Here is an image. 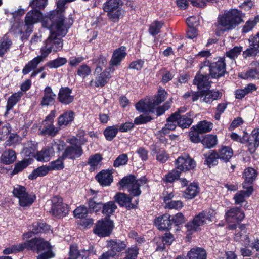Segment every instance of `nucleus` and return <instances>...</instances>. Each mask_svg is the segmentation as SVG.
I'll return each mask as SVG.
<instances>
[{"label": "nucleus", "mask_w": 259, "mask_h": 259, "mask_svg": "<svg viewBox=\"0 0 259 259\" xmlns=\"http://www.w3.org/2000/svg\"><path fill=\"white\" fill-rule=\"evenodd\" d=\"M23 95L22 91L13 94L8 99L6 109L8 111L11 110L13 107L19 102Z\"/></svg>", "instance_id": "obj_41"}, {"label": "nucleus", "mask_w": 259, "mask_h": 259, "mask_svg": "<svg viewBox=\"0 0 259 259\" xmlns=\"http://www.w3.org/2000/svg\"><path fill=\"white\" fill-rule=\"evenodd\" d=\"M242 50V47H234L233 49L230 50L229 51L226 52V56L232 60H235L237 58L239 55L240 54Z\"/></svg>", "instance_id": "obj_58"}, {"label": "nucleus", "mask_w": 259, "mask_h": 259, "mask_svg": "<svg viewBox=\"0 0 259 259\" xmlns=\"http://www.w3.org/2000/svg\"><path fill=\"white\" fill-rule=\"evenodd\" d=\"M117 208V207L114 201H109L103 203L102 213L107 217H109L115 212Z\"/></svg>", "instance_id": "obj_44"}, {"label": "nucleus", "mask_w": 259, "mask_h": 259, "mask_svg": "<svg viewBox=\"0 0 259 259\" xmlns=\"http://www.w3.org/2000/svg\"><path fill=\"white\" fill-rule=\"evenodd\" d=\"M199 192V188L196 183H191L184 191L183 196L188 199L194 198Z\"/></svg>", "instance_id": "obj_37"}, {"label": "nucleus", "mask_w": 259, "mask_h": 259, "mask_svg": "<svg viewBox=\"0 0 259 259\" xmlns=\"http://www.w3.org/2000/svg\"><path fill=\"white\" fill-rule=\"evenodd\" d=\"M126 55V48L122 46L116 49L113 53L111 59L110 61V66L114 68L120 65L121 61Z\"/></svg>", "instance_id": "obj_19"}, {"label": "nucleus", "mask_w": 259, "mask_h": 259, "mask_svg": "<svg viewBox=\"0 0 259 259\" xmlns=\"http://www.w3.org/2000/svg\"><path fill=\"white\" fill-rule=\"evenodd\" d=\"M56 95L54 93L52 88L47 86L44 90L40 105L42 107H47L53 104L55 101Z\"/></svg>", "instance_id": "obj_20"}, {"label": "nucleus", "mask_w": 259, "mask_h": 259, "mask_svg": "<svg viewBox=\"0 0 259 259\" xmlns=\"http://www.w3.org/2000/svg\"><path fill=\"white\" fill-rule=\"evenodd\" d=\"M170 215L165 213L155 219L154 223L159 230H164L171 228V221Z\"/></svg>", "instance_id": "obj_24"}, {"label": "nucleus", "mask_w": 259, "mask_h": 259, "mask_svg": "<svg viewBox=\"0 0 259 259\" xmlns=\"http://www.w3.org/2000/svg\"><path fill=\"white\" fill-rule=\"evenodd\" d=\"M102 159L100 154H95L91 156L88 160V164L90 166L89 170L94 171L99 168Z\"/></svg>", "instance_id": "obj_36"}, {"label": "nucleus", "mask_w": 259, "mask_h": 259, "mask_svg": "<svg viewBox=\"0 0 259 259\" xmlns=\"http://www.w3.org/2000/svg\"><path fill=\"white\" fill-rule=\"evenodd\" d=\"M50 171L49 166H41L35 169L29 175L28 178L30 180H34L38 177L46 176Z\"/></svg>", "instance_id": "obj_43"}, {"label": "nucleus", "mask_w": 259, "mask_h": 259, "mask_svg": "<svg viewBox=\"0 0 259 259\" xmlns=\"http://www.w3.org/2000/svg\"><path fill=\"white\" fill-rule=\"evenodd\" d=\"M213 211L212 210L202 211L195 215L192 221L186 225L187 231L190 234L201 229V227L212 222Z\"/></svg>", "instance_id": "obj_6"}, {"label": "nucleus", "mask_w": 259, "mask_h": 259, "mask_svg": "<svg viewBox=\"0 0 259 259\" xmlns=\"http://www.w3.org/2000/svg\"><path fill=\"white\" fill-rule=\"evenodd\" d=\"M195 128L200 133H206L211 130L212 124L210 122L204 120L198 123Z\"/></svg>", "instance_id": "obj_53"}, {"label": "nucleus", "mask_w": 259, "mask_h": 259, "mask_svg": "<svg viewBox=\"0 0 259 259\" xmlns=\"http://www.w3.org/2000/svg\"><path fill=\"white\" fill-rule=\"evenodd\" d=\"M51 212L52 215L58 218H62L68 214L69 209L68 205L63 203L62 198L55 196L52 200Z\"/></svg>", "instance_id": "obj_12"}, {"label": "nucleus", "mask_w": 259, "mask_h": 259, "mask_svg": "<svg viewBox=\"0 0 259 259\" xmlns=\"http://www.w3.org/2000/svg\"><path fill=\"white\" fill-rule=\"evenodd\" d=\"M98 182L102 186H109L113 181L112 173L108 170H103L96 176Z\"/></svg>", "instance_id": "obj_28"}, {"label": "nucleus", "mask_w": 259, "mask_h": 259, "mask_svg": "<svg viewBox=\"0 0 259 259\" xmlns=\"http://www.w3.org/2000/svg\"><path fill=\"white\" fill-rule=\"evenodd\" d=\"M147 183V179L143 176L136 180L135 176L130 175L124 177L119 182L122 187H127L128 191L133 196H137L141 194L140 187Z\"/></svg>", "instance_id": "obj_7"}, {"label": "nucleus", "mask_w": 259, "mask_h": 259, "mask_svg": "<svg viewBox=\"0 0 259 259\" xmlns=\"http://www.w3.org/2000/svg\"><path fill=\"white\" fill-rule=\"evenodd\" d=\"M25 248L36 251L37 253L42 252L37 256V259H50L55 255L52 252L51 247L47 241L42 238H33L27 241L24 243L18 245H13L3 250L5 254H9L15 252L22 251Z\"/></svg>", "instance_id": "obj_2"}, {"label": "nucleus", "mask_w": 259, "mask_h": 259, "mask_svg": "<svg viewBox=\"0 0 259 259\" xmlns=\"http://www.w3.org/2000/svg\"><path fill=\"white\" fill-rule=\"evenodd\" d=\"M115 70L112 67L106 68L103 72H94V79H92L90 82L91 86L96 88H102L104 87L109 81L111 77V73Z\"/></svg>", "instance_id": "obj_10"}, {"label": "nucleus", "mask_w": 259, "mask_h": 259, "mask_svg": "<svg viewBox=\"0 0 259 259\" xmlns=\"http://www.w3.org/2000/svg\"><path fill=\"white\" fill-rule=\"evenodd\" d=\"M72 90L68 87H62L60 89L58 99L62 104L67 105L72 103L74 96L71 95Z\"/></svg>", "instance_id": "obj_22"}, {"label": "nucleus", "mask_w": 259, "mask_h": 259, "mask_svg": "<svg viewBox=\"0 0 259 259\" xmlns=\"http://www.w3.org/2000/svg\"><path fill=\"white\" fill-rule=\"evenodd\" d=\"M203 155L205 158L204 164H207L209 167L211 166H214L218 164V159L219 158L218 153L215 151L210 150Z\"/></svg>", "instance_id": "obj_35"}, {"label": "nucleus", "mask_w": 259, "mask_h": 259, "mask_svg": "<svg viewBox=\"0 0 259 259\" xmlns=\"http://www.w3.org/2000/svg\"><path fill=\"white\" fill-rule=\"evenodd\" d=\"M44 18L45 17L42 18L41 13L38 10H33L28 12L25 17V26L27 27L26 31L31 32L33 25L41 20L42 21Z\"/></svg>", "instance_id": "obj_15"}, {"label": "nucleus", "mask_w": 259, "mask_h": 259, "mask_svg": "<svg viewBox=\"0 0 259 259\" xmlns=\"http://www.w3.org/2000/svg\"><path fill=\"white\" fill-rule=\"evenodd\" d=\"M177 116L175 113L172 114L166 120V124L161 130L162 133H166L168 130H174L176 128L177 124Z\"/></svg>", "instance_id": "obj_40"}, {"label": "nucleus", "mask_w": 259, "mask_h": 259, "mask_svg": "<svg viewBox=\"0 0 259 259\" xmlns=\"http://www.w3.org/2000/svg\"><path fill=\"white\" fill-rule=\"evenodd\" d=\"M16 159V152L12 149L6 150L0 157L1 162L7 165L13 163Z\"/></svg>", "instance_id": "obj_30"}, {"label": "nucleus", "mask_w": 259, "mask_h": 259, "mask_svg": "<svg viewBox=\"0 0 259 259\" xmlns=\"http://www.w3.org/2000/svg\"><path fill=\"white\" fill-rule=\"evenodd\" d=\"M244 217V213L238 207H233L226 213V220L229 222L241 221Z\"/></svg>", "instance_id": "obj_25"}, {"label": "nucleus", "mask_w": 259, "mask_h": 259, "mask_svg": "<svg viewBox=\"0 0 259 259\" xmlns=\"http://www.w3.org/2000/svg\"><path fill=\"white\" fill-rule=\"evenodd\" d=\"M31 159L28 158L24 159L23 160L18 162L15 165L13 170V173L14 174H17L22 171L31 163Z\"/></svg>", "instance_id": "obj_50"}, {"label": "nucleus", "mask_w": 259, "mask_h": 259, "mask_svg": "<svg viewBox=\"0 0 259 259\" xmlns=\"http://www.w3.org/2000/svg\"><path fill=\"white\" fill-rule=\"evenodd\" d=\"M259 21V16L255 17L253 19H249L243 26L242 31L243 33H247L251 31Z\"/></svg>", "instance_id": "obj_54"}, {"label": "nucleus", "mask_w": 259, "mask_h": 259, "mask_svg": "<svg viewBox=\"0 0 259 259\" xmlns=\"http://www.w3.org/2000/svg\"><path fill=\"white\" fill-rule=\"evenodd\" d=\"M67 59L64 57H58L57 59L50 61L47 63V66L50 68L59 67L67 63Z\"/></svg>", "instance_id": "obj_55"}, {"label": "nucleus", "mask_w": 259, "mask_h": 259, "mask_svg": "<svg viewBox=\"0 0 259 259\" xmlns=\"http://www.w3.org/2000/svg\"><path fill=\"white\" fill-rule=\"evenodd\" d=\"M239 76L244 79H259V69L253 68L248 70L245 73H242Z\"/></svg>", "instance_id": "obj_45"}, {"label": "nucleus", "mask_w": 259, "mask_h": 259, "mask_svg": "<svg viewBox=\"0 0 259 259\" xmlns=\"http://www.w3.org/2000/svg\"><path fill=\"white\" fill-rule=\"evenodd\" d=\"M221 96V93L219 91H208L202 93L201 102L210 104L213 101L219 99Z\"/></svg>", "instance_id": "obj_32"}, {"label": "nucleus", "mask_w": 259, "mask_h": 259, "mask_svg": "<svg viewBox=\"0 0 259 259\" xmlns=\"http://www.w3.org/2000/svg\"><path fill=\"white\" fill-rule=\"evenodd\" d=\"M180 174L181 172L176 168L165 175L162 181L165 183H172L179 178Z\"/></svg>", "instance_id": "obj_47"}, {"label": "nucleus", "mask_w": 259, "mask_h": 259, "mask_svg": "<svg viewBox=\"0 0 259 259\" xmlns=\"http://www.w3.org/2000/svg\"><path fill=\"white\" fill-rule=\"evenodd\" d=\"M114 199L121 207H125L128 209L135 208L138 202L136 204L132 203V198L123 193H117L114 197Z\"/></svg>", "instance_id": "obj_18"}, {"label": "nucleus", "mask_w": 259, "mask_h": 259, "mask_svg": "<svg viewBox=\"0 0 259 259\" xmlns=\"http://www.w3.org/2000/svg\"><path fill=\"white\" fill-rule=\"evenodd\" d=\"M82 154L83 150L81 146L75 144V145L68 146L65 149L63 154V158L74 160L80 157Z\"/></svg>", "instance_id": "obj_17"}, {"label": "nucleus", "mask_w": 259, "mask_h": 259, "mask_svg": "<svg viewBox=\"0 0 259 259\" xmlns=\"http://www.w3.org/2000/svg\"><path fill=\"white\" fill-rule=\"evenodd\" d=\"M74 113L71 110L64 112L58 118V125L59 127L65 126L71 123L74 118Z\"/></svg>", "instance_id": "obj_27"}, {"label": "nucleus", "mask_w": 259, "mask_h": 259, "mask_svg": "<svg viewBox=\"0 0 259 259\" xmlns=\"http://www.w3.org/2000/svg\"><path fill=\"white\" fill-rule=\"evenodd\" d=\"M12 42L8 39H3L0 42V56H3L9 49Z\"/></svg>", "instance_id": "obj_63"}, {"label": "nucleus", "mask_w": 259, "mask_h": 259, "mask_svg": "<svg viewBox=\"0 0 259 259\" xmlns=\"http://www.w3.org/2000/svg\"><path fill=\"white\" fill-rule=\"evenodd\" d=\"M57 15L52 17L45 18L42 22L44 27L50 29V35L44 42V46L40 49V55L33 58L24 67L22 73L25 75L36 68L38 64L44 61L52 52H57L63 48V42L62 37L68 32L69 26L52 23L53 19L58 18Z\"/></svg>", "instance_id": "obj_1"}, {"label": "nucleus", "mask_w": 259, "mask_h": 259, "mask_svg": "<svg viewBox=\"0 0 259 259\" xmlns=\"http://www.w3.org/2000/svg\"><path fill=\"white\" fill-rule=\"evenodd\" d=\"M246 49L243 52V57L244 58L246 59L250 57H255L259 56V49L258 47L255 46H251Z\"/></svg>", "instance_id": "obj_56"}, {"label": "nucleus", "mask_w": 259, "mask_h": 259, "mask_svg": "<svg viewBox=\"0 0 259 259\" xmlns=\"http://www.w3.org/2000/svg\"><path fill=\"white\" fill-rule=\"evenodd\" d=\"M121 0H107L102 6L104 12L107 13L109 19L114 23L118 22L124 14Z\"/></svg>", "instance_id": "obj_5"}, {"label": "nucleus", "mask_w": 259, "mask_h": 259, "mask_svg": "<svg viewBox=\"0 0 259 259\" xmlns=\"http://www.w3.org/2000/svg\"><path fill=\"white\" fill-rule=\"evenodd\" d=\"M245 189H247L246 191L242 190L236 193L234 196V199L235 204H241L245 202V204L244 206L247 207L248 206H246L247 203L246 202L245 198L248 197L252 194L253 189L252 186L246 187Z\"/></svg>", "instance_id": "obj_26"}, {"label": "nucleus", "mask_w": 259, "mask_h": 259, "mask_svg": "<svg viewBox=\"0 0 259 259\" xmlns=\"http://www.w3.org/2000/svg\"><path fill=\"white\" fill-rule=\"evenodd\" d=\"M256 170L251 167H248L244 170L243 177L245 178V182L243 184L244 189L246 188V183H251L255 179L256 177Z\"/></svg>", "instance_id": "obj_38"}, {"label": "nucleus", "mask_w": 259, "mask_h": 259, "mask_svg": "<svg viewBox=\"0 0 259 259\" xmlns=\"http://www.w3.org/2000/svg\"><path fill=\"white\" fill-rule=\"evenodd\" d=\"M118 132V128L116 126L113 125L108 126L104 131V135L108 141H111L116 136Z\"/></svg>", "instance_id": "obj_49"}, {"label": "nucleus", "mask_w": 259, "mask_h": 259, "mask_svg": "<svg viewBox=\"0 0 259 259\" xmlns=\"http://www.w3.org/2000/svg\"><path fill=\"white\" fill-rule=\"evenodd\" d=\"M167 93L163 89H159L158 94L155 96L154 99L153 100L152 102L154 105L155 108L163 102L166 98Z\"/></svg>", "instance_id": "obj_52"}, {"label": "nucleus", "mask_w": 259, "mask_h": 259, "mask_svg": "<svg viewBox=\"0 0 259 259\" xmlns=\"http://www.w3.org/2000/svg\"><path fill=\"white\" fill-rule=\"evenodd\" d=\"M114 227L113 221L111 220L105 218L99 220L95 226L93 231L95 234L100 237L108 236L111 233Z\"/></svg>", "instance_id": "obj_11"}, {"label": "nucleus", "mask_w": 259, "mask_h": 259, "mask_svg": "<svg viewBox=\"0 0 259 259\" xmlns=\"http://www.w3.org/2000/svg\"><path fill=\"white\" fill-rule=\"evenodd\" d=\"M68 0H59L57 2V9L58 10H54L50 12V13L45 18H51L53 15H57L58 18L53 19L52 23L55 24H59L60 25H65L64 24V18L63 12L64 11V6L67 2H71Z\"/></svg>", "instance_id": "obj_14"}, {"label": "nucleus", "mask_w": 259, "mask_h": 259, "mask_svg": "<svg viewBox=\"0 0 259 259\" xmlns=\"http://www.w3.org/2000/svg\"><path fill=\"white\" fill-rule=\"evenodd\" d=\"M135 107L138 111L141 112L154 113L155 110L153 103L149 99L141 100Z\"/></svg>", "instance_id": "obj_23"}, {"label": "nucleus", "mask_w": 259, "mask_h": 259, "mask_svg": "<svg viewBox=\"0 0 259 259\" xmlns=\"http://www.w3.org/2000/svg\"><path fill=\"white\" fill-rule=\"evenodd\" d=\"M52 151L49 147L45 148L36 153L35 158L38 161H48L50 157L53 155Z\"/></svg>", "instance_id": "obj_39"}, {"label": "nucleus", "mask_w": 259, "mask_h": 259, "mask_svg": "<svg viewBox=\"0 0 259 259\" xmlns=\"http://www.w3.org/2000/svg\"><path fill=\"white\" fill-rule=\"evenodd\" d=\"M139 249L136 246L128 248L125 251L124 259H136L138 254Z\"/></svg>", "instance_id": "obj_61"}, {"label": "nucleus", "mask_w": 259, "mask_h": 259, "mask_svg": "<svg viewBox=\"0 0 259 259\" xmlns=\"http://www.w3.org/2000/svg\"><path fill=\"white\" fill-rule=\"evenodd\" d=\"M239 232L235 234L234 239L236 241L240 242L244 246H249L259 251V240L253 239L247 233L246 226L244 224L239 225Z\"/></svg>", "instance_id": "obj_8"}, {"label": "nucleus", "mask_w": 259, "mask_h": 259, "mask_svg": "<svg viewBox=\"0 0 259 259\" xmlns=\"http://www.w3.org/2000/svg\"><path fill=\"white\" fill-rule=\"evenodd\" d=\"M48 166L50 170L62 169L64 168L63 159L59 158L56 160L50 162Z\"/></svg>", "instance_id": "obj_59"}, {"label": "nucleus", "mask_w": 259, "mask_h": 259, "mask_svg": "<svg viewBox=\"0 0 259 259\" xmlns=\"http://www.w3.org/2000/svg\"><path fill=\"white\" fill-rule=\"evenodd\" d=\"M93 64L96 65L95 71L96 73L101 72L102 68L107 64V60L105 57L103 55H99L96 57L93 60Z\"/></svg>", "instance_id": "obj_46"}, {"label": "nucleus", "mask_w": 259, "mask_h": 259, "mask_svg": "<svg viewBox=\"0 0 259 259\" xmlns=\"http://www.w3.org/2000/svg\"><path fill=\"white\" fill-rule=\"evenodd\" d=\"M163 23L162 21H155L152 23L149 28V32L152 35H155L159 33Z\"/></svg>", "instance_id": "obj_57"}, {"label": "nucleus", "mask_w": 259, "mask_h": 259, "mask_svg": "<svg viewBox=\"0 0 259 259\" xmlns=\"http://www.w3.org/2000/svg\"><path fill=\"white\" fill-rule=\"evenodd\" d=\"M13 194L15 197L18 198L19 205L22 207L30 206L35 199V195L28 194L26 188L19 185L14 187Z\"/></svg>", "instance_id": "obj_9"}, {"label": "nucleus", "mask_w": 259, "mask_h": 259, "mask_svg": "<svg viewBox=\"0 0 259 259\" xmlns=\"http://www.w3.org/2000/svg\"><path fill=\"white\" fill-rule=\"evenodd\" d=\"M225 59L220 58L213 63H210L208 60L204 61L200 66V72H208L212 78H219L223 76L226 72Z\"/></svg>", "instance_id": "obj_4"}, {"label": "nucleus", "mask_w": 259, "mask_h": 259, "mask_svg": "<svg viewBox=\"0 0 259 259\" xmlns=\"http://www.w3.org/2000/svg\"><path fill=\"white\" fill-rule=\"evenodd\" d=\"M21 137L17 134H11L9 136L8 139L6 141L5 144L7 146H11L14 144H16L21 142Z\"/></svg>", "instance_id": "obj_64"}, {"label": "nucleus", "mask_w": 259, "mask_h": 259, "mask_svg": "<svg viewBox=\"0 0 259 259\" xmlns=\"http://www.w3.org/2000/svg\"><path fill=\"white\" fill-rule=\"evenodd\" d=\"M96 198L94 197L88 200V211L90 212L97 213L102 210L103 203L101 202H97Z\"/></svg>", "instance_id": "obj_42"}, {"label": "nucleus", "mask_w": 259, "mask_h": 259, "mask_svg": "<svg viewBox=\"0 0 259 259\" xmlns=\"http://www.w3.org/2000/svg\"><path fill=\"white\" fill-rule=\"evenodd\" d=\"M176 168L181 172L193 169L196 166L195 161L188 155L179 156L175 162Z\"/></svg>", "instance_id": "obj_13"}, {"label": "nucleus", "mask_w": 259, "mask_h": 259, "mask_svg": "<svg viewBox=\"0 0 259 259\" xmlns=\"http://www.w3.org/2000/svg\"><path fill=\"white\" fill-rule=\"evenodd\" d=\"M152 154L156 155V160L161 163L165 162L169 158V155L165 150L155 145L152 146Z\"/></svg>", "instance_id": "obj_29"}, {"label": "nucleus", "mask_w": 259, "mask_h": 259, "mask_svg": "<svg viewBox=\"0 0 259 259\" xmlns=\"http://www.w3.org/2000/svg\"><path fill=\"white\" fill-rule=\"evenodd\" d=\"M89 212L88 208L85 206L77 207L73 211L74 215L76 218H83Z\"/></svg>", "instance_id": "obj_62"}, {"label": "nucleus", "mask_w": 259, "mask_h": 259, "mask_svg": "<svg viewBox=\"0 0 259 259\" xmlns=\"http://www.w3.org/2000/svg\"><path fill=\"white\" fill-rule=\"evenodd\" d=\"M201 143L206 148H211L213 147L217 144V136L208 135L204 137L201 141Z\"/></svg>", "instance_id": "obj_48"}, {"label": "nucleus", "mask_w": 259, "mask_h": 259, "mask_svg": "<svg viewBox=\"0 0 259 259\" xmlns=\"http://www.w3.org/2000/svg\"><path fill=\"white\" fill-rule=\"evenodd\" d=\"M186 108L179 109L175 114H177V124L179 126L182 128H186L189 127L193 122V119L191 118V114L190 113H187L185 115H180L181 113L184 112Z\"/></svg>", "instance_id": "obj_16"}, {"label": "nucleus", "mask_w": 259, "mask_h": 259, "mask_svg": "<svg viewBox=\"0 0 259 259\" xmlns=\"http://www.w3.org/2000/svg\"><path fill=\"white\" fill-rule=\"evenodd\" d=\"M219 158L225 162L229 161L232 157L233 152L231 148L229 146H223L219 149L218 152Z\"/></svg>", "instance_id": "obj_31"}, {"label": "nucleus", "mask_w": 259, "mask_h": 259, "mask_svg": "<svg viewBox=\"0 0 259 259\" xmlns=\"http://www.w3.org/2000/svg\"><path fill=\"white\" fill-rule=\"evenodd\" d=\"M210 75L208 72H199L196 74L193 80V83L196 85L199 89L208 88L210 83L209 81Z\"/></svg>", "instance_id": "obj_21"}, {"label": "nucleus", "mask_w": 259, "mask_h": 259, "mask_svg": "<svg viewBox=\"0 0 259 259\" xmlns=\"http://www.w3.org/2000/svg\"><path fill=\"white\" fill-rule=\"evenodd\" d=\"M162 240L163 242L164 245L163 246L161 247L159 246L158 247V249L163 250L164 249V246L165 245L168 246L170 245L174 240V237L170 233H165L164 236L162 237Z\"/></svg>", "instance_id": "obj_60"}, {"label": "nucleus", "mask_w": 259, "mask_h": 259, "mask_svg": "<svg viewBox=\"0 0 259 259\" xmlns=\"http://www.w3.org/2000/svg\"><path fill=\"white\" fill-rule=\"evenodd\" d=\"M43 125L44 128L41 131V134L54 136L57 133L58 130L54 126L53 123H43Z\"/></svg>", "instance_id": "obj_51"}, {"label": "nucleus", "mask_w": 259, "mask_h": 259, "mask_svg": "<svg viewBox=\"0 0 259 259\" xmlns=\"http://www.w3.org/2000/svg\"><path fill=\"white\" fill-rule=\"evenodd\" d=\"M244 15L237 9H231L219 16L218 23L223 27L225 30H231L243 22L242 18Z\"/></svg>", "instance_id": "obj_3"}, {"label": "nucleus", "mask_w": 259, "mask_h": 259, "mask_svg": "<svg viewBox=\"0 0 259 259\" xmlns=\"http://www.w3.org/2000/svg\"><path fill=\"white\" fill-rule=\"evenodd\" d=\"M126 244L124 242L120 240H111L107 242V246L111 249L110 251L115 252V255L117 252H119L124 250L126 247Z\"/></svg>", "instance_id": "obj_33"}, {"label": "nucleus", "mask_w": 259, "mask_h": 259, "mask_svg": "<svg viewBox=\"0 0 259 259\" xmlns=\"http://www.w3.org/2000/svg\"><path fill=\"white\" fill-rule=\"evenodd\" d=\"M187 256L189 259H206V253L201 248H193L188 252Z\"/></svg>", "instance_id": "obj_34"}]
</instances>
